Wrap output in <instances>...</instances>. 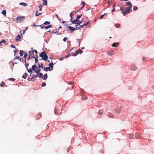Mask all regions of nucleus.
Listing matches in <instances>:
<instances>
[{"mask_svg":"<svg viewBox=\"0 0 154 154\" xmlns=\"http://www.w3.org/2000/svg\"><path fill=\"white\" fill-rule=\"evenodd\" d=\"M115 26L116 28H118L120 27V25L119 24L116 23L115 25Z\"/></svg>","mask_w":154,"mask_h":154,"instance_id":"e433bc0d","label":"nucleus"},{"mask_svg":"<svg viewBox=\"0 0 154 154\" xmlns=\"http://www.w3.org/2000/svg\"><path fill=\"white\" fill-rule=\"evenodd\" d=\"M131 4V3L130 2H128L126 3V6H127V5L130 6H132Z\"/></svg>","mask_w":154,"mask_h":154,"instance_id":"7c9ffc66","label":"nucleus"},{"mask_svg":"<svg viewBox=\"0 0 154 154\" xmlns=\"http://www.w3.org/2000/svg\"><path fill=\"white\" fill-rule=\"evenodd\" d=\"M1 42H2V43H5L6 42V41L4 39L2 40Z\"/></svg>","mask_w":154,"mask_h":154,"instance_id":"3c124183","label":"nucleus"},{"mask_svg":"<svg viewBox=\"0 0 154 154\" xmlns=\"http://www.w3.org/2000/svg\"><path fill=\"white\" fill-rule=\"evenodd\" d=\"M84 6H82V7H81V8H80V9L79 10L77 11V12H78V11H79L80 9H82L84 8Z\"/></svg>","mask_w":154,"mask_h":154,"instance_id":"e2e57ef3","label":"nucleus"},{"mask_svg":"<svg viewBox=\"0 0 154 154\" xmlns=\"http://www.w3.org/2000/svg\"><path fill=\"white\" fill-rule=\"evenodd\" d=\"M115 112L116 114H119L121 112V110L120 107L117 108L115 109Z\"/></svg>","mask_w":154,"mask_h":154,"instance_id":"0eeeda50","label":"nucleus"},{"mask_svg":"<svg viewBox=\"0 0 154 154\" xmlns=\"http://www.w3.org/2000/svg\"><path fill=\"white\" fill-rule=\"evenodd\" d=\"M19 4L20 5H23L24 6H26L27 5V4L26 3L24 2H20L19 3Z\"/></svg>","mask_w":154,"mask_h":154,"instance_id":"a878e982","label":"nucleus"},{"mask_svg":"<svg viewBox=\"0 0 154 154\" xmlns=\"http://www.w3.org/2000/svg\"><path fill=\"white\" fill-rule=\"evenodd\" d=\"M34 78H36L37 77H38V75H35L34 76Z\"/></svg>","mask_w":154,"mask_h":154,"instance_id":"774afa93","label":"nucleus"},{"mask_svg":"<svg viewBox=\"0 0 154 154\" xmlns=\"http://www.w3.org/2000/svg\"><path fill=\"white\" fill-rule=\"evenodd\" d=\"M70 17H71V20H70V21H71V20H72V13H71L70 14Z\"/></svg>","mask_w":154,"mask_h":154,"instance_id":"052dcab7","label":"nucleus"},{"mask_svg":"<svg viewBox=\"0 0 154 154\" xmlns=\"http://www.w3.org/2000/svg\"><path fill=\"white\" fill-rule=\"evenodd\" d=\"M21 37L20 35H18L15 38V39L17 42H18L19 40L21 39Z\"/></svg>","mask_w":154,"mask_h":154,"instance_id":"1a4fd4ad","label":"nucleus"},{"mask_svg":"<svg viewBox=\"0 0 154 154\" xmlns=\"http://www.w3.org/2000/svg\"><path fill=\"white\" fill-rule=\"evenodd\" d=\"M79 53V50H77L75 52L74 54H71V55L73 56H75L77 55Z\"/></svg>","mask_w":154,"mask_h":154,"instance_id":"9b49d317","label":"nucleus"},{"mask_svg":"<svg viewBox=\"0 0 154 154\" xmlns=\"http://www.w3.org/2000/svg\"><path fill=\"white\" fill-rule=\"evenodd\" d=\"M108 116L110 118H113L114 116V115L112 113H108Z\"/></svg>","mask_w":154,"mask_h":154,"instance_id":"a211bd4d","label":"nucleus"},{"mask_svg":"<svg viewBox=\"0 0 154 154\" xmlns=\"http://www.w3.org/2000/svg\"><path fill=\"white\" fill-rule=\"evenodd\" d=\"M105 14H103V15H101L100 17V19H102L103 18V17L104 16Z\"/></svg>","mask_w":154,"mask_h":154,"instance_id":"603ef678","label":"nucleus"},{"mask_svg":"<svg viewBox=\"0 0 154 154\" xmlns=\"http://www.w3.org/2000/svg\"><path fill=\"white\" fill-rule=\"evenodd\" d=\"M38 74V77L39 78H41L43 76V74L42 73H40V72L38 73H37Z\"/></svg>","mask_w":154,"mask_h":154,"instance_id":"473e14b6","label":"nucleus"},{"mask_svg":"<svg viewBox=\"0 0 154 154\" xmlns=\"http://www.w3.org/2000/svg\"><path fill=\"white\" fill-rule=\"evenodd\" d=\"M43 7V5H40L39 6V11H41L42 10V7Z\"/></svg>","mask_w":154,"mask_h":154,"instance_id":"4c0bfd02","label":"nucleus"},{"mask_svg":"<svg viewBox=\"0 0 154 154\" xmlns=\"http://www.w3.org/2000/svg\"><path fill=\"white\" fill-rule=\"evenodd\" d=\"M56 16L57 18L58 19V20H60V19L58 17V15L57 14H56Z\"/></svg>","mask_w":154,"mask_h":154,"instance_id":"338daca9","label":"nucleus"},{"mask_svg":"<svg viewBox=\"0 0 154 154\" xmlns=\"http://www.w3.org/2000/svg\"><path fill=\"white\" fill-rule=\"evenodd\" d=\"M18 50L17 51L16 49L14 50V54H15L16 53H17V52H18Z\"/></svg>","mask_w":154,"mask_h":154,"instance_id":"4d7b16f0","label":"nucleus"},{"mask_svg":"<svg viewBox=\"0 0 154 154\" xmlns=\"http://www.w3.org/2000/svg\"><path fill=\"white\" fill-rule=\"evenodd\" d=\"M138 9V8L136 6H134V7L133 10L134 11H135L137 10Z\"/></svg>","mask_w":154,"mask_h":154,"instance_id":"79ce46f5","label":"nucleus"},{"mask_svg":"<svg viewBox=\"0 0 154 154\" xmlns=\"http://www.w3.org/2000/svg\"><path fill=\"white\" fill-rule=\"evenodd\" d=\"M5 84V83L4 82H2L0 84V86L1 87H3Z\"/></svg>","mask_w":154,"mask_h":154,"instance_id":"f704fd0d","label":"nucleus"},{"mask_svg":"<svg viewBox=\"0 0 154 154\" xmlns=\"http://www.w3.org/2000/svg\"><path fill=\"white\" fill-rule=\"evenodd\" d=\"M2 14L4 15L5 17H6V11L5 10H4L2 11Z\"/></svg>","mask_w":154,"mask_h":154,"instance_id":"bb28decb","label":"nucleus"},{"mask_svg":"<svg viewBox=\"0 0 154 154\" xmlns=\"http://www.w3.org/2000/svg\"><path fill=\"white\" fill-rule=\"evenodd\" d=\"M27 27L26 28V29H25V30H24L23 31V34H24V33H25V31L27 30Z\"/></svg>","mask_w":154,"mask_h":154,"instance_id":"bf43d9fd","label":"nucleus"},{"mask_svg":"<svg viewBox=\"0 0 154 154\" xmlns=\"http://www.w3.org/2000/svg\"><path fill=\"white\" fill-rule=\"evenodd\" d=\"M107 54L109 55H113L114 54V51H109L107 52Z\"/></svg>","mask_w":154,"mask_h":154,"instance_id":"ddd939ff","label":"nucleus"},{"mask_svg":"<svg viewBox=\"0 0 154 154\" xmlns=\"http://www.w3.org/2000/svg\"><path fill=\"white\" fill-rule=\"evenodd\" d=\"M49 67H50V68H51L50 70L51 71L53 69V62H51V63H50L49 64Z\"/></svg>","mask_w":154,"mask_h":154,"instance_id":"2eb2a0df","label":"nucleus"},{"mask_svg":"<svg viewBox=\"0 0 154 154\" xmlns=\"http://www.w3.org/2000/svg\"><path fill=\"white\" fill-rule=\"evenodd\" d=\"M17 59L18 60H20L21 62H23L24 60V59L23 58H20L19 56H16L14 59Z\"/></svg>","mask_w":154,"mask_h":154,"instance_id":"9d476101","label":"nucleus"},{"mask_svg":"<svg viewBox=\"0 0 154 154\" xmlns=\"http://www.w3.org/2000/svg\"><path fill=\"white\" fill-rule=\"evenodd\" d=\"M130 68L132 71H135L137 69V67L135 65H132L131 66Z\"/></svg>","mask_w":154,"mask_h":154,"instance_id":"6e6552de","label":"nucleus"},{"mask_svg":"<svg viewBox=\"0 0 154 154\" xmlns=\"http://www.w3.org/2000/svg\"><path fill=\"white\" fill-rule=\"evenodd\" d=\"M103 110H100L98 112V114L101 115L103 113Z\"/></svg>","mask_w":154,"mask_h":154,"instance_id":"393cba45","label":"nucleus"},{"mask_svg":"<svg viewBox=\"0 0 154 154\" xmlns=\"http://www.w3.org/2000/svg\"><path fill=\"white\" fill-rule=\"evenodd\" d=\"M23 51L22 50H20V56H22L23 54Z\"/></svg>","mask_w":154,"mask_h":154,"instance_id":"cd10ccee","label":"nucleus"},{"mask_svg":"<svg viewBox=\"0 0 154 154\" xmlns=\"http://www.w3.org/2000/svg\"><path fill=\"white\" fill-rule=\"evenodd\" d=\"M48 77V75L47 74H45L42 77V79L43 80H45Z\"/></svg>","mask_w":154,"mask_h":154,"instance_id":"6ab92c4d","label":"nucleus"},{"mask_svg":"<svg viewBox=\"0 0 154 154\" xmlns=\"http://www.w3.org/2000/svg\"><path fill=\"white\" fill-rule=\"evenodd\" d=\"M28 76V74L26 73H25L22 76V78L24 79H26Z\"/></svg>","mask_w":154,"mask_h":154,"instance_id":"412c9836","label":"nucleus"},{"mask_svg":"<svg viewBox=\"0 0 154 154\" xmlns=\"http://www.w3.org/2000/svg\"><path fill=\"white\" fill-rule=\"evenodd\" d=\"M35 59V63H37L38 61V59L36 57L34 58Z\"/></svg>","mask_w":154,"mask_h":154,"instance_id":"de8ad7c7","label":"nucleus"},{"mask_svg":"<svg viewBox=\"0 0 154 154\" xmlns=\"http://www.w3.org/2000/svg\"><path fill=\"white\" fill-rule=\"evenodd\" d=\"M68 28L71 31H74L76 29L74 27H72L71 26H68Z\"/></svg>","mask_w":154,"mask_h":154,"instance_id":"f3484780","label":"nucleus"},{"mask_svg":"<svg viewBox=\"0 0 154 154\" xmlns=\"http://www.w3.org/2000/svg\"><path fill=\"white\" fill-rule=\"evenodd\" d=\"M139 134L138 133H136L135 134V136L136 137H139Z\"/></svg>","mask_w":154,"mask_h":154,"instance_id":"09e8293b","label":"nucleus"},{"mask_svg":"<svg viewBox=\"0 0 154 154\" xmlns=\"http://www.w3.org/2000/svg\"><path fill=\"white\" fill-rule=\"evenodd\" d=\"M54 113L56 115H57L58 114V112H57V109H54Z\"/></svg>","mask_w":154,"mask_h":154,"instance_id":"a18cd8bd","label":"nucleus"},{"mask_svg":"<svg viewBox=\"0 0 154 154\" xmlns=\"http://www.w3.org/2000/svg\"><path fill=\"white\" fill-rule=\"evenodd\" d=\"M133 137V134H130L128 136V137L130 139H131Z\"/></svg>","mask_w":154,"mask_h":154,"instance_id":"c85d7f7f","label":"nucleus"},{"mask_svg":"<svg viewBox=\"0 0 154 154\" xmlns=\"http://www.w3.org/2000/svg\"><path fill=\"white\" fill-rule=\"evenodd\" d=\"M9 80L11 81H14L15 80V79L13 78H10L9 79Z\"/></svg>","mask_w":154,"mask_h":154,"instance_id":"a19ab883","label":"nucleus"},{"mask_svg":"<svg viewBox=\"0 0 154 154\" xmlns=\"http://www.w3.org/2000/svg\"><path fill=\"white\" fill-rule=\"evenodd\" d=\"M51 69L50 68V67H46L44 69V70L46 71H47L48 70L49 71H51Z\"/></svg>","mask_w":154,"mask_h":154,"instance_id":"b1692460","label":"nucleus"},{"mask_svg":"<svg viewBox=\"0 0 154 154\" xmlns=\"http://www.w3.org/2000/svg\"><path fill=\"white\" fill-rule=\"evenodd\" d=\"M25 62V66L26 69H27L28 66L29 65V62H26V60H24Z\"/></svg>","mask_w":154,"mask_h":154,"instance_id":"aec40b11","label":"nucleus"},{"mask_svg":"<svg viewBox=\"0 0 154 154\" xmlns=\"http://www.w3.org/2000/svg\"><path fill=\"white\" fill-rule=\"evenodd\" d=\"M87 97L83 95L82 97V99L83 100H86L87 99Z\"/></svg>","mask_w":154,"mask_h":154,"instance_id":"c756f323","label":"nucleus"},{"mask_svg":"<svg viewBox=\"0 0 154 154\" xmlns=\"http://www.w3.org/2000/svg\"><path fill=\"white\" fill-rule=\"evenodd\" d=\"M82 14L81 15H78L76 17V19H77V20H78L79 18H81V17L82 16Z\"/></svg>","mask_w":154,"mask_h":154,"instance_id":"37998d69","label":"nucleus"},{"mask_svg":"<svg viewBox=\"0 0 154 154\" xmlns=\"http://www.w3.org/2000/svg\"><path fill=\"white\" fill-rule=\"evenodd\" d=\"M132 7V6L127 7L125 8V10L122 9H121V12L124 16H125L127 14L129 13L131 11L132 9H131V8Z\"/></svg>","mask_w":154,"mask_h":154,"instance_id":"f257e3e1","label":"nucleus"},{"mask_svg":"<svg viewBox=\"0 0 154 154\" xmlns=\"http://www.w3.org/2000/svg\"><path fill=\"white\" fill-rule=\"evenodd\" d=\"M10 47L12 48H15V46H14L13 45H11L10 46Z\"/></svg>","mask_w":154,"mask_h":154,"instance_id":"13d9d810","label":"nucleus"},{"mask_svg":"<svg viewBox=\"0 0 154 154\" xmlns=\"http://www.w3.org/2000/svg\"><path fill=\"white\" fill-rule=\"evenodd\" d=\"M46 84L45 82H43L42 84V87H45L46 86Z\"/></svg>","mask_w":154,"mask_h":154,"instance_id":"49530a36","label":"nucleus"},{"mask_svg":"<svg viewBox=\"0 0 154 154\" xmlns=\"http://www.w3.org/2000/svg\"><path fill=\"white\" fill-rule=\"evenodd\" d=\"M38 69L35 71V72L36 73H38L41 71L40 69H42L43 68V64L42 62H39L38 63Z\"/></svg>","mask_w":154,"mask_h":154,"instance_id":"7ed1b4c3","label":"nucleus"},{"mask_svg":"<svg viewBox=\"0 0 154 154\" xmlns=\"http://www.w3.org/2000/svg\"><path fill=\"white\" fill-rule=\"evenodd\" d=\"M81 4L83 5V6H84L85 4V3L84 2H82L81 3Z\"/></svg>","mask_w":154,"mask_h":154,"instance_id":"5fc2aeb1","label":"nucleus"},{"mask_svg":"<svg viewBox=\"0 0 154 154\" xmlns=\"http://www.w3.org/2000/svg\"><path fill=\"white\" fill-rule=\"evenodd\" d=\"M42 2V4L43 5H47V0H43Z\"/></svg>","mask_w":154,"mask_h":154,"instance_id":"4be33fe9","label":"nucleus"},{"mask_svg":"<svg viewBox=\"0 0 154 154\" xmlns=\"http://www.w3.org/2000/svg\"><path fill=\"white\" fill-rule=\"evenodd\" d=\"M39 56L42 57V59H39V60H47L48 58V57L45 51H44L43 52H41L39 54Z\"/></svg>","mask_w":154,"mask_h":154,"instance_id":"f03ea898","label":"nucleus"},{"mask_svg":"<svg viewBox=\"0 0 154 154\" xmlns=\"http://www.w3.org/2000/svg\"><path fill=\"white\" fill-rule=\"evenodd\" d=\"M85 26L84 24L83 25H80L79 26V27H81V28H82Z\"/></svg>","mask_w":154,"mask_h":154,"instance_id":"680f3d73","label":"nucleus"},{"mask_svg":"<svg viewBox=\"0 0 154 154\" xmlns=\"http://www.w3.org/2000/svg\"><path fill=\"white\" fill-rule=\"evenodd\" d=\"M68 84L69 85H72V86L71 87V88L72 89L74 87V82H69V83H68Z\"/></svg>","mask_w":154,"mask_h":154,"instance_id":"5701e85b","label":"nucleus"},{"mask_svg":"<svg viewBox=\"0 0 154 154\" xmlns=\"http://www.w3.org/2000/svg\"><path fill=\"white\" fill-rule=\"evenodd\" d=\"M115 4H114L113 5V6H112V7L113 8V9L112 10V12H114L115 11V9L114 8V7L115 6Z\"/></svg>","mask_w":154,"mask_h":154,"instance_id":"8fccbe9b","label":"nucleus"},{"mask_svg":"<svg viewBox=\"0 0 154 154\" xmlns=\"http://www.w3.org/2000/svg\"><path fill=\"white\" fill-rule=\"evenodd\" d=\"M25 18V17L24 16H21L17 17L16 18V20L17 22H21Z\"/></svg>","mask_w":154,"mask_h":154,"instance_id":"20e7f679","label":"nucleus"},{"mask_svg":"<svg viewBox=\"0 0 154 154\" xmlns=\"http://www.w3.org/2000/svg\"><path fill=\"white\" fill-rule=\"evenodd\" d=\"M32 70L35 71L37 69V66L35 64H34L32 66Z\"/></svg>","mask_w":154,"mask_h":154,"instance_id":"f8f14e48","label":"nucleus"},{"mask_svg":"<svg viewBox=\"0 0 154 154\" xmlns=\"http://www.w3.org/2000/svg\"><path fill=\"white\" fill-rule=\"evenodd\" d=\"M28 54L27 53H25L24 54V60H26V57L27 56Z\"/></svg>","mask_w":154,"mask_h":154,"instance_id":"c9c22d12","label":"nucleus"},{"mask_svg":"<svg viewBox=\"0 0 154 154\" xmlns=\"http://www.w3.org/2000/svg\"><path fill=\"white\" fill-rule=\"evenodd\" d=\"M34 78V77H32L31 78L29 77L27 79V80L29 81H34L35 80Z\"/></svg>","mask_w":154,"mask_h":154,"instance_id":"4468645a","label":"nucleus"},{"mask_svg":"<svg viewBox=\"0 0 154 154\" xmlns=\"http://www.w3.org/2000/svg\"><path fill=\"white\" fill-rule=\"evenodd\" d=\"M89 24V22H87L86 23H85V24H84V25H85V26H87L88 25V24Z\"/></svg>","mask_w":154,"mask_h":154,"instance_id":"864d4df0","label":"nucleus"},{"mask_svg":"<svg viewBox=\"0 0 154 154\" xmlns=\"http://www.w3.org/2000/svg\"><path fill=\"white\" fill-rule=\"evenodd\" d=\"M50 23V22L49 21H46L44 23V24L45 25L49 24Z\"/></svg>","mask_w":154,"mask_h":154,"instance_id":"ea45409f","label":"nucleus"},{"mask_svg":"<svg viewBox=\"0 0 154 154\" xmlns=\"http://www.w3.org/2000/svg\"><path fill=\"white\" fill-rule=\"evenodd\" d=\"M27 70L28 72H32V68H30L29 69H28V68H27V69H26Z\"/></svg>","mask_w":154,"mask_h":154,"instance_id":"58836bf2","label":"nucleus"},{"mask_svg":"<svg viewBox=\"0 0 154 154\" xmlns=\"http://www.w3.org/2000/svg\"><path fill=\"white\" fill-rule=\"evenodd\" d=\"M41 117V115L40 114H38L36 116V117L38 118V119H39Z\"/></svg>","mask_w":154,"mask_h":154,"instance_id":"c03bdc74","label":"nucleus"},{"mask_svg":"<svg viewBox=\"0 0 154 154\" xmlns=\"http://www.w3.org/2000/svg\"><path fill=\"white\" fill-rule=\"evenodd\" d=\"M119 45V43L118 42H116L113 43L112 45V47H117Z\"/></svg>","mask_w":154,"mask_h":154,"instance_id":"dca6fc26","label":"nucleus"},{"mask_svg":"<svg viewBox=\"0 0 154 154\" xmlns=\"http://www.w3.org/2000/svg\"><path fill=\"white\" fill-rule=\"evenodd\" d=\"M38 11H36V14H35V16H38L40 15L41 14H42V13H39V14H38Z\"/></svg>","mask_w":154,"mask_h":154,"instance_id":"72a5a7b5","label":"nucleus"},{"mask_svg":"<svg viewBox=\"0 0 154 154\" xmlns=\"http://www.w3.org/2000/svg\"><path fill=\"white\" fill-rule=\"evenodd\" d=\"M67 40V38L66 37H64L63 39L64 42H66Z\"/></svg>","mask_w":154,"mask_h":154,"instance_id":"6e6d98bb","label":"nucleus"},{"mask_svg":"<svg viewBox=\"0 0 154 154\" xmlns=\"http://www.w3.org/2000/svg\"><path fill=\"white\" fill-rule=\"evenodd\" d=\"M79 53L80 54H81L83 52V51H82L80 49H79Z\"/></svg>","mask_w":154,"mask_h":154,"instance_id":"69168bd1","label":"nucleus"},{"mask_svg":"<svg viewBox=\"0 0 154 154\" xmlns=\"http://www.w3.org/2000/svg\"><path fill=\"white\" fill-rule=\"evenodd\" d=\"M29 56L31 57V58H34V51H30L29 52Z\"/></svg>","mask_w":154,"mask_h":154,"instance_id":"39448f33","label":"nucleus"},{"mask_svg":"<svg viewBox=\"0 0 154 154\" xmlns=\"http://www.w3.org/2000/svg\"><path fill=\"white\" fill-rule=\"evenodd\" d=\"M79 20H77V19H74L73 21H71V23L72 24H77V25H75L76 27H77L78 26V23L79 22Z\"/></svg>","mask_w":154,"mask_h":154,"instance_id":"423d86ee","label":"nucleus"},{"mask_svg":"<svg viewBox=\"0 0 154 154\" xmlns=\"http://www.w3.org/2000/svg\"><path fill=\"white\" fill-rule=\"evenodd\" d=\"M82 21L79 22L78 23V25H79L81 23H82Z\"/></svg>","mask_w":154,"mask_h":154,"instance_id":"0e129e2a","label":"nucleus"},{"mask_svg":"<svg viewBox=\"0 0 154 154\" xmlns=\"http://www.w3.org/2000/svg\"><path fill=\"white\" fill-rule=\"evenodd\" d=\"M51 27H52L51 25H49L47 26H45V28L47 29H48L49 28Z\"/></svg>","mask_w":154,"mask_h":154,"instance_id":"2f4dec72","label":"nucleus"}]
</instances>
